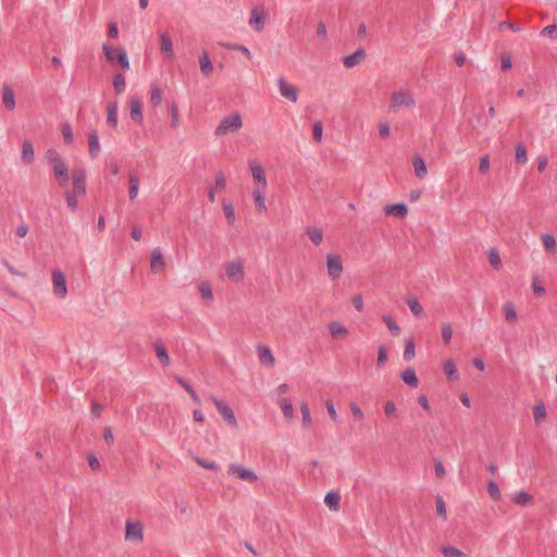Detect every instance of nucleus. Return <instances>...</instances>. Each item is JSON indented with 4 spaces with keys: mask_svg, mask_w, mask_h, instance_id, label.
I'll use <instances>...</instances> for the list:
<instances>
[{
    "mask_svg": "<svg viewBox=\"0 0 557 557\" xmlns=\"http://www.w3.org/2000/svg\"><path fill=\"white\" fill-rule=\"evenodd\" d=\"M175 380L186 391V393L189 394L193 401H195L196 404L200 403L198 394L195 392L194 387L187 381H185L181 376H175Z\"/></svg>",
    "mask_w": 557,
    "mask_h": 557,
    "instance_id": "nucleus-33",
    "label": "nucleus"
},
{
    "mask_svg": "<svg viewBox=\"0 0 557 557\" xmlns=\"http://www.w3.org/2000/svg\"><path fill=\"white\" fill-rule=\"evenodd\" d=\"M249 169L251 171L253 181L257 183L255 188L267 189L268 181L263 166L257 161H250Z\"/></svg>",
    "mask_w": 557,
    "mask_h": 557,
    "instance_id": "nucleus-11",
    "label": "nucleus"
},
{
    "mask_svg": "<svg viewBox=\"0 0 557 557\" xmlns=\"http://www.w3.org/2000/svg\"><path fill=\"white\" fill-rule=\"evenodd\" d=\"M154 350H156V355H157L159 361L162 363V366L168 367L171 362V359H170V356H169L166 349L164 348V346L161 343H156Z\"/></svg>",
    "mask_w": 557,
    "mask_h": 557,
    "instance_id": "nucleus-32",
    "label": "nucleus"
},
{
    "mask_svg": "<svg viewBox=\"0 0 557 557\" xmlns=\"http://www.w3.org/2000/svg\"><path fill=\"white\" fill-rule=\"evenodd\" d=\"M200 72L203 76L209 77L213 72V64L210 60L209 52L203 50L199 55Z\"/></svg>",
    "mask_w": 557,
    "mask_h": 557,
    "instance_id": "nucleus-19",
    "label": "nucleus"
},
{
    "mask_svg": "<svg viewBox=\"0 0 557 557\" xmlns=\"http://www.w3.org/2000/svg\"><path fill=\"white\" fill-rule=\"evenodd\" d=\"M544 249L547 252L554 253L556 251V239L552 234L545 233L541 236Z\"/></svg>",
    "mask_w": 557,
    "mask_h": 557,
    "instance_id": "nucleus-35",
    "label": "nucleus"
},
{
    "mask_svg": "<svg viewBox=\"0 0 557 557\" xmlns=\"http://www.w3.org/2000/svg\"><path fill=\"white\" fill-rule=\"evenodd\" d=\"M384 212L388 215L393 214L399 219H404L408 213V208L405 203L387 205Z\"/></svg>",
    "mask_w": 557,
    "mask_h": 557,
    "instance_id": "nucleus-22",
    "label": "nucleus"
},
{
    "mask_svg": "<svg viewBox=\"0 0 557 557\" xmlns=\"http://www.w3.org/2000/svg\"><path fill=\"white\" fill-rule=\"evenodd\" d=\"M307 235L310 238V240L315 245L319 246L323 240V232L319 227H308L307 228Z\"/></svg>",
    "mask_w": 557,
    "mask_h": 557,
    "instance_id": "nucleus-36",
    "label": "nucleus"
},
{
    "mask_svg": "<svg viewBox=\"0 0 557 557\" xmlns=\"http://www.w3.org/2000/svg\"><path fill=\"white\" fill-rule=\"evenodd\" d=\"M412 166L414 169L416 175L419 178H423L426 175L428 169H426L424 160L420 156H416L412 159Z\"/></svg>",
    "mask_w": 557,
    "mask_h": 557,
    "instance_id": "nucleus-28",
    "label": "nucleus"
},
{
    "mask_svg": "<svg viewBox=\"0 0 557 557\" xmlns=\"http://www.w3.org/2000/svg\"><path fill=\"white\" fill-rule=\"evenodd\" d=\"M387 350H386V347L384 345H380L379 348H377V360H376V364L379 368H381L382 366L385 364V362L387 361Z\"/></svg>",
    "mask_w": 557,
    "mask_h": 557,
    "instance_id": "nucleus-54",
    "label": "nucleus"
},
{
    "mask_svg": "<svg viewBox=\"0 0 557 557\" xmlns=\"http://www.w3.org/2000/svg\"><path fill=\"white\" fill-rule=\"evenodd\" d=\"M77 196L78 195L74 191H67L65 195L66 203L72 211H76L78 208Z\"/></svg>",
    "mask_w": 557,
    "mask_h": 557,
    "instance_id": "nucleus-52",
    "label": "nucleus"
},
{
    "mask_svg": "<svg viewBox=\"0 0 557 557\" xmlns=\"http://www.w3.org/2000/svg\"><path fill=\"white\" fill-rule=\"evenodd\" d=\"M227 278L233 283H240L245 278L244 263L240 259L227 262L225 264Z\"/></svg>",
    "mask_w": 557,
    "mask_h": 557,
    "instance_id": "nucleus-7",
    "label": "nucleus"
},
{
    "mask_svg": "<svg viewBox=\"0 0 557 557\" xmlns=\"http://www.w3.org/2000/svg\"><path fill=\"white\" fill-rule=\"evenodd\" d=\"M277 87L282 97L288 99L292 102L298 100V89L294 85L288 84L284 77L277 78Z\"/></svg>",
    "mask_w": 557,
    "mask_h": 557,
    "instance_id": "nucleus-12",
    "label": "nucleus"
},
{
    "mask_svg": "<svg viewBox=\"0 0 557 557\" xmlns=\"http://www.w3.org/2000/svg\"><path fill=\"white\" fill-rule=\"evenodd\" d=\"M199 292L202 298L207 300H211L213 297L211 286L208 283H201L199 286Z\"/></svg>",
    "mask_w": 557,
    "mask_h": 557,
    "instance_id": "nucleus-58",
    "label": "nucleus"
},
{
    "mask_svg": "<svg viewBox=\"0 0 557 557\" xmlns=\"http://www.w3.org/2000/svg\"><path fill=\"white\" fill-rule=\"evenodd\" d=\"M223 212H224V215L228 222V224H234L235 222V211H234V208L231 203H224L223 205Z\"/></svg>",
    "mask_w": 557,
    "mask_h": 557,
    "instance_id": "nucleus-55",
    "label": "nucleus"
},
{
    "mask_svg": "<svg viewBox=\"0 0 557 557\" xmlns=\"http://www.w3.org/2000/svg\"><path fill=\"white\" fill-rule=\"evenodd\" d=\"M435 506H436V513L442 519L446 520L447 512H446V505L442 496H437L435 499Z\"/></svg>",
    "mask_w": 557,
    "mask_h": 557,
    "instance_id": "nucleus-51",
    "label": "nucleus"
},
{
    "mask_svg": "<svg viewBox=\"0 0 557 557\" xmlns=\"http://www.w3.org/2000/svg\"><path fill=\"white\" fill-rule=\"evenodd\" d=\"M209 398L214 404L218 411L222 414V417L226 421V423L232 426H236L237 420H236V417H235L232 408L226 403H224L222 399L218 398L216 396L210 395Z\"/></svg>",
    "mask_w": 557,
    "mask_h": 557,
    "instance_id": "nucleus-8",
    "label": "nucleus"
},
{
    "mask_svg": "<svg viewBox=\"0 0 557 557\" xmlns=\"http://www.w3.org/2000/svg\"><path fill=\"white\" fill-rule=\"evenodd\" d=\"M325 505L334 511L339 509L341 496L336 492H329L324 497Z\"/></svg>",
    "mask_w": 557,
    "mask_h": 557,
    "instance_id": "nucleus-26",
    "label": "nucleus"
},
{
    "mask_svg": "<svg viewBox=\"0 0 557 557\" xmlns=\"http://www.w3.org/2000/svg\"><path fill=\"white\" fill-rule=\"evenodd\" d=\"M414 356H416L414 343L411 338H409L405 343L404 359L406 361H410L414 358Z\"/></svg>",
    "mask_w": 557,
    "mask_h": 557,
    "instance_id": "nucleus-41",
    "label": "nucleus"
},
{
    "mask_svg": "<svg viewBox=\"0 0 557 557\" xmlns=\"http://www.w3.org/2000/svg\"><path fill=\"white\" fill-rule=\"evenodd\" d=\"M128 183H129V188H128L129 199L132 201H134L136 199V197L138 196V191H139L138 176L135 173H129Z\"/></svg>",
    "mask_w": 557,
    "mask_h": 557,
    "instance_id": "nucleus-25",
    "label": "nucleus"
},
{
    "mask_svg": "<svg viewBox=\"0 0 557 557\" xmlns=\"http://www.w3.org/2000/svg\"><path fill=\"white\" fill-rule=\"evenodd\" d=\"M264 193H265V189H261V188H253L252 193H251L256 211L259 213L268 212V208H267L265 199H264Z\"/></svg>",
    "mask_w": 557,
    "mask_h": 557,
    "instance_id": "nucleus-18",
    "label": "nucleus"
},
{
    "mask_svg": "<svg viewBox=\"0 0 557 557\" xmlns=\"http://www.w3.org/2000/svg\"><path fill=\"white\" fill-rule=\"evenodd\" d=\"M546 414H547L546 407L543 403L534 406L533 416H534L535 422H541L543 419H545Z\"/></svg>",
    "mask_w": 557,
    "mask_h": 557,
    "instance_id": "nucleus-49",
    "label": "nucleus"
},
{
    "mask_svg": "<svg viewBox=\"0 0 557 557\" xmlns=\"http://www.w3.org/2000/svg\"><path fill=\"white\" fill-rule=\"evenodd\" d=\"M150 267L153 272H159L164 268L163 256L160 248L152 250Z\"/></svg>",
    "mask_w": 557,
    "mask_h": 557,
    "instance_id": "nucleus-23",
    "label": "nucleus"
},
{
    "mask_svg": "<svg viewBox=\"0 0 557 557\" xmlns=\"http://www.w3.org/2000/svg\"><path fill=\"white\" fill-rule=\"evenodd\" d=\"M487 493L493 500L500 499L502 493L498 484L494 481L487 483Z\"/></svg>",
    "mask_w": 557,
    "mask_h": 557,
    "instance_id": "nucleus-46",
    "label": "nucleus"
},
{
    "mask_svg": "<svg viewBox=\"0 0 557 557\" xmlns=\"http://www.w3.org/2000/svg\"><path fill=\"white\" fill-rule=\"evenodd\" d=\"M488 262L491 264L492 268L494 269H499L502 268V260H500V257H499V253L496 249H491L488 251Z\"/></svg>",
    "mask_w": 557,
    "mask_h": 557,
    "instance_id": "nucleus-47",
    "label": "nucleus"
},
{
    "mask_svg": "<svg viewBox=\"0 0 557 557\" xmlns=\"http://www.w3.org/2000/svg\"><path fill=\"white\" fill-rule=\"evenodd\" d=\"M366 58V51L363 48H358L354 53L344 57L343 63L345 67L352 69Z\"/></svg>",
    "mask_w": 557,
    "mask_h": 557,
    "instance_id": "nucleus-16",
    "label": "nucleus"
},
{
    "mask_svg": "<svg viewBox=\"0 0 557 557\" xmlns=\"http://www.w3.org/2000/svg\"><path fill=\"white\" fill-rule=\"evenodd\" d=\"M329 331L331 336L333 337H343L348 333L347 329L339 322L330 323Z\"/></svg>",
    "mask_w": 557,
    "mask_h": 557,
    "instance_id": "nucleus-37",
    "label": "nucleus"
},
{
    "mask_svg": "<svg viewBox=\"0 0 557 557\" xmlns=\"http://www.w3.org/2000/svg\"><path fill=\"white\" fill-rule=\"evenodd\" d=\"M112 84H113L114 91L116 94L124 92L126 89V82H125L124 74L123 73L115 74L112 78Z\"/></svg>",
    "mask_w": 557,
    "mask_h": 557,
    "instance_id": "nucleus-34",
    "label": "nucleus"
},
{
    "mask_svg": "<svg viewBox=\"0 0 557 557\" xmlns=\"http://www.w3.org/2000/svg\"><path fill=\"white\" fill-rule=\"evenodd\" d=\"M442 339L445 345H448L453 337V327L449 323H444L441 327Z\"/></svg>",
    "mask_w": 557,
    "mask_h": 557,
    "instance_id": "nucleus-50",
    "label": "nucleus"
},
{
    "mask_svg": "<svg viewBox=\"0 0 557 557\" xmlns=\"http://www.w3.org/2000/svg\"><path fill=\"white\" fill-rule=\"evenodd\" d=\"M532 499V496L527 492H519L516 494L513 502L520 506H524L529 504Z\"/></svg>",
    "mask_w": 557,
    "mask_h": 557,
    "instance_id": "nucleus-53",
    "label": "nucleus"
},
{
    "mask_svg": "<svg viewBox=\"0 0 557 557\" xmlns=\"http://www.w3.org/2000/svg\"><path fill=\"white\" fill-rule=\"evenodd\" d=\"M312 131H313L314 140L320 143L322 139V133H323L322 123L320 121L314 122L313 126H312Z\"/></svg>",
    "mask_w": 557,
    "mask_h": 557,
    "instance_id": "nucleus-60",
    "label": "nucleus"
},
{
    "mask_svg": "<svg viewBox=\"0 0 557 557\" xmlns=\"http://www.w3.org/2000/svg\"><path fill=\"white\" fill-rule=\"evenodd\" d=\"M350 411L352 413V417L356 420H362L364 418V413L361 410V408L356 403H350L349 405Z\"/></svg>",
    "mask_w": 557,
    "mask_h": 557,
    "instance_id": "nucleus-61",
    "label": "nucleus"
},
{
    "mask_svg": "<svg viewBox=\"0 0 557 557\" xmlns=\"http://www.w3.org/2000/svg\"><path fill=\"white\" fill-rule=\"evenodd\" d=\"M516 162L519 164H524L528 161L527 149L522 144H518L516 146Z\"/></svg>",
    "mask_w": 557,
    "mask_h": 557,
    "instance_id": "nucleus-44",
    "label": "nucleus"
},
{
    "mask_svg": "<svg viewBox=\"0 0 557 557\" xmlns=\"http://www.w3.org/2000/svg\"><path fill=\"white\" fill-rule=\"evenodd\" d=\"M22 161L29 164L34 161V148L29 140H24L22 145Z\"/></svg>",
    "mask_w": 557,
    "mask_h": 557,
    "instance_id": "nucleus-27",
    "label": "nucleus"
},
{
    "mask_svg": "<svg viewBox=\"0 0 557 557\" xmlns=\"http://www.w3.org/2000/svg\"><path fill=\"white\" fill-rule=\"evenodd\" d=\"M441 552L444 557H468L463 552L454 546H444Z\"/></svg>",
    "mask_w": 557,
    "mask_h": 557,
    "instance_id": "nucleus-43",
    "label": "nucleus"
},
{
    "mask_svg": "<svg viewBox=\"0 0 557 557\" xmlns=\"http://www.w3.org/2000/svg\"><path fill=\"white\" fill-rule=\"evenodd\" d=\"M417 101L413 92L407 88H400L392 92L389 100V110L399 111L401 109L411 110L416 108Z\"/></svg>",
    "mask_w": 557,
    "mask_h": 557,
    "instance_id": "nucleus-2",
    "label": "nucleus"
},
{
    "mask_svg": "<svg viewBox=\"0 0 557 557\" xmlns=\"http://www.w3.org/2000/svg\"><path fill=\"white\" fill-rule=\"evenodd\" d=\"M352 306L357 311H362L364 308L363 298L361 294H356L351 298Z\"/></svg>",
    "mask_w": 557,
    "mask_h": 557,
    "instance_id": "nucleus-64",
    "label": "nucleus"
},
{
    "mask_svg": "<svg viewBox=\"0 0 557 557\" xmlns=\"http://www.w3.org/2000/svg\"><path fill=\"white\" fill-rule=\"evenodd\" d=\"M61 133L66 144H72L73 141V131L70 124H63L61 126Z\"/></svg>",
    "mask_w": 557,
    "mask_h": 557,
    "instance_id": "nucleus-56",
    "label": "nucleus"
},
{
    "mask_svg": "<svg viewBox=\"0 0 557 557\" xmlns=\"http://www.w3.org/2000/svg\"><path fill=\"white\" fill-rule=\"evenodd\" d=\"M88 150L90 158L95 159L100 152V144L98 134L95 129L88 133Z\"/></svg>",
    "mask_w": 557,
    "mask_h": 557,
    "instance_id": "nucleus-21",
    "label": "nucleus"
},
{
    "mask_svg": "<svg viewBox=\"0 0 557 557\" xmlns=\"http://www.w3.org/2000/svg\"><path fill=\"white\" fill-rule=\"evenodd\" d=\"M407 305H408L410 311L413 313V315L420 318L424 314L423 307L417 298H408Z\"/></svg>",
    "mask_w": 557,
    "mask_h": 557,
    "instance_id": "nucleus-38",
    "label": "nucleus"
},
{
    "mask_svg": "<svg viewBox=\"0 0 557 557\" xmlns=\"http://www.w3.org/2000/svg\"><path fill=\"white\" fill-rule=\"evenodd\" d=\"M171 111V125L172 127L176 128L180 125V114H178V108L175 103H172L170 107Z\"/></svg>",
    "mask_w": 557,
    "mask_h": 557,
    "instance_id": "nucleus-57",
    "label": "nucleus"
},
{
    "mask_svg": "<svg viewBox=\"0 0 557 557\" xmlns=\"http://www.w3.org/2000/svg\"><path fill=\"white\" fill-rule=\"evenodd\" d=\"M443 371L450 381L458 379L457 367L453 359H447L443 364Z\"/></svg>",
    "mask_w": 557,
    "mask_h": 557,
    "instance_id": "nucleus-29",
    "label": "nucleus"
},
{
    "mask_svg": "<svg viewBox=\"0 0 557 557\" xmlns=\"http://www.w3.org/2000/svg\"><path fill=\"white\" fill-rule=\"evenodd\" d=\"M541 34L543 36H547V37H552V38H557V25L556 24H552V25H548V26L544 27L542 29Z\"/></svg>",
    "mask_w": 557,
    "mask_h": 557,
    "instance_id": "nucleus-62",
    "label": "nucleus"
},
{
    "mask_svg": "<svg viewBox=\"0 0 557 557\" xmlns=\"http://www.w3.org/2000/svg\"><path fill=\"white\" fill-rule=\"evenodd\" d=\"M490 170V158L487 154H484L480 158V162H479V171L481 173H487Z\"/></svg>",
    "mask_w": 557,
    "mask_h": 557,
    "instance_id": "nucleus-63",
    "label": "nucleus"
},
{
    "mask_svg": "<svg viewBox=\"0 0 557 557\" xmlns=\"http://www.w3.org/2000/svg\"><path fill=\"white\" fill-rule=\"evenodd\" d=\"M265 12L263 8H255L251 10L249 25L257 32L264 28Z\"/></svg>",
    "mask_w": 557,
    "mask_h": 557,
    "instance_id": "nucleus-14",
    "label": "nucleus"
},
{
    "mask_svg": "<svg viewBox=\"0 0 557 557\" xmlns=\"http://www.w3.org/2000/svg\"><path fill=\"white\" fill-rule=\"evenodd\" d=\"M141 108H143V103H141L140 98L132 97V99L129 101V116L134 122H136L138 124H141L143 119H144Z\"/></svg>",
    "mask_w": 557,
    "mask_h": 557,
    "instance_id": "nucleus-15",
    "label": "nucleus"
},
{
    "mask_svg": "<svg viewBox=\"0 0 557 557\" xmlns=\"http://www.w3.org/2000/svg\"><path fill=\"white\" fill-rule=\"evenodd\" d=\"M326 267H327V275L332 280L339 278L343 274L344 268L342 258L338 255H327L326 256Z\"/></svg>",
    "mask_w": 557,
    "mask_h": 557,
    "instance_id": "nucleus-9",
    "label": "nucleus"
},
{
    "mask_svg": "<svg viewBox=\"0 0 557 557\" xmlns=\"http://www.w3.org/2000/svg\"><path fill=\"white\" fill-rule=\"evenodd\" d=\"M195 461L197 462V465L208 470H216L219 468L215 461H209L198 457L195 458Z\"/></svg>",
    "mask_w": 557,
    "mask_h": 557,
    "instance_id": "nucleus-59",
    "label": "nucleus"
},
{
    "mask_svg": "<svg viewBox=\"0 0 557 557\" xmlns=\"http://www.w3.org/2000/svg\"><path fill=\"white\" fill-rule=\"evenodd\" d=\"M73 191L78 196L86 194V172L84 169L74 170L72 173Z\"/></svg>",
    "mask_w": 557,
    "mask_h": 557,
    "instance_id": "nucleus-13",
    "label": "nucleus"
},
{
    "mask_svg": "<svg viewBox=\"0 0 557 557\" xmlns=\"http://www.w3.org/2000/svg\"><path fill=\"white\" fill-rule=\"evenodd\" d=\"M300 411L302 417V425L307 429H309L312 425V419L310 414L309 407L306 403H302L300 405Z\"/></svg>",
    "mask_w": 557,
    "mask_h": 557,
    "instance_id": "nucleus-42",
    "label": "nucleus"
},
{
    "mask_svg": "<svg viewBox=\"0 0 557 557\" xmlns=\"http://www.w3.org/2000/svg\"><path fill=\"white\" fill-rule=\"evenodd\" d=\"M278 406L281 407L282 412L286 419H288V420L294 419V407H293L292 401L288 398H285V397L281 398L278 400Z\"/></svg>",
    "mask_w": 557,
    "mask_h": 557,
    "instance_id": "nucleus-31",
    "label": "nucleus"
},
{
    "mask_svg": "<svg viewBox=\"0 0 557 557\" xmlns=\"http://www.w3.org/2000/svg\"><path fill=\"white\" fill-rule=\"evenodd\" d=\"M150 101H151L152 106H154V107L160 106L162 102V90L157 85L151 86Z\"/></svg>",
    "mask_w": 557,
    "mask_h": 557,
    "instance_id": "nucleus-45",
    "label": "nucleus"
},
{
    "mask_svg": "<svg viewBox=\"0 0 557 557\" xmlns=\"http://www.w3.org/2000/svg\"><path fill=\"white\" fill-rule=\"evenodd\" d=\"M3 103L8 109H13L15 107V96L9 87H4L3 89Z\"/></svg>",
    "mask_w": 557,
    "mask_h": 557,
    "instance_id": "nucleus-40",
    "label": "nucleus"
},
{
    "mask_svg": "<svg viewBox=\"0 0 557 557\" xmlns=\"http://www.w3.org/2000/svg\"><path fill=\"white\" fill-rule=\"evenodd\" d=\"M227 473L244 482L256 483L258 481V476L255 471L238 463H231L227 467Z\"/></svg>",
    "mask_w": 557,
    "mask_h": 557,
    "instance_id": "nucleus-6",
    "label": "nucleus"
},
{
    "mask_svg": "<svg viewBox=\"0 0 557 557\" xmlns=\"http://www.w3.org/2000/svg\"><path fill=\"white\" fill-rule=\"evenodd\" d=\"M504 314L508 323L512 324L517 321V312L515 306L511 302H506L504 305Z\"/></svg>",
    "mask_w": 557,
    "mask_h": 557,
    "instance_id": "nucleus-39",
    "label": "nucleus"
},
{
    "mask_svg": "<svg viewBox=\"0 0 557 557\" xmlns=\"http://www.w3.org/2000/svg\"><path fill=\"white\" fill-rule=\"evenodd\" d=\"M243 127V119L238 112H233L224 116L214 131L216 137H222L231 133H236Z\"/></svg>",
    "mask_w": 557,
    "mask_h": 557,
    "instance_id": "nucleus-3",
    "label": "nucleus"
},
{
    "mask_svg": "<svg viewBox=\"0 0 557 557\" xmlns=\"http://www.w3.org/2000/svg\"><path fill=\"white\" fill-rule=\"evenodd\" d=\"M160 40V50L161 52L169 59H171L174 54L173 52V44L169 34L162 33L159 36Z\"/></svg>",
    "mask_w": 557,
    "mask_h": 557,
    "instance_id": "nucleus-20",
    "label": "nucleus"
},
{
    "mask_svg": "<svg viewBox=\"0 0 557 557\" xmlns=\"http://www.w3.org/2000/svg\"><path fill=\"white\" fill-rule=\"evenodd\" d=\"M257 352L259 357V361L263 366L273 367L275 363V358L268 346L259 345L257 347Z\"/></svg>",
    "mask_w": 557,
    "mask_h": 557,
    "instance_id": "nucleus-17",
    "label": "nucleus"
},
{
    "mask_svg": "<svg viewBox=\"0 0 557 557\" xmlns=\"http://www.w3.org/2000/svg\"><path fill=\"white\" fill-rule=\"evenodd\" d=\"M125 540L139 544L144 541V527L139 521L126 520L125 522Z\"/></svg>",
    "mask_w": 557,
    "mask_h": 557,
    "instance_id": "nucleus-5",
    "label": "nucleus"
},
{
    "mask_svg": "<svg viewBox=\"0 0 557 557\" xmlns=\"http://www.w3.org/2000/svg\"><path fill=\"white\" fill-rule=\"evenodd\" d=\"M53 293L57 297L63 299L67 295L66 280L60 270L52 271Z\"/></svg>",
    "mask_w": 557,
    "mask_h": 557,
    "instance_id": "nucleus-10",
    "label": "nucleus"
},
{
    "mask_svg": "<svg viewBox=\"0 0 557 557\" xmlns=\"http://www.w3.org/2000/svg\"><path fill=\"white\" fill-rule=\"evenodd\" d=\"M401 380L411 387H417L419 385V380L417 377L416 371L412 368H407L401 372Z\"/></svg>",
    "mask_w": 557,
    "mask_h": 557,
    "instance_id": "nucleus-24",
    "label": "nucleus"
},
{
    "mask_svg": "<svg viewBox=\"0 0 557 557\" xmlns=\"http://www.w3.org/2000/svg\"><path fill=\"white\" fill-rule=\"evenodd\" d=\"M107 122L110 126L116 127L117 125V103L111 102L107 108Z\"/></svg>",
    "mask_w": 557,
    "mask_h": 557,
    "instance_id": "nucleus-30",
    "label": "nucleus"
},
{
    "mask_svg": "<svg viewBox=\"0 0 557 557\" xmlns=\"http://www.w3.org/2000/svg\"><path fill=\"white\" fill-rule=\"evenodd\" d=\"M382 320L386 324V327L389 330L392 335H394V336L399 335L400 327L398 326V324L389 315H384L382 318Z\"/></svg>",
    "mask_w": 557,
    "mask_h": 557,
    "instance_id": "nucleus-48",
    "label": "nucleus"
},
{
    "mask_svg": "<svg viewBox=\"0 0 557 557\" xmlns=\"http://www.w3.org/2000/svg\"><path fill=\"white\" fill-rule=\"evenodd\" d=\"M45 158L47 162L52 166L55 181L60 185H65L70 180L69 170L58 151L54 149H48Z\"/></svg>",
    "mask_w": 557,
    "mask_h": 557,
    "instance_id": "nucleus-1",
    "label": "nucleus"
},
{
    "mask_svg": "<svg viewBox=\"0 0 557 557\" xmlns=\"http://www.w3.org/2000/svg\"><path fill=\"white\" fill-rule=\"evenodd\" d=\"M102 50H103V53H104L107 60L110 63H114L116 61L124 71L129 70V66H131L129 60L127 57V52L124 48L120 47V48L113 49L109 44L104 42L102 45Z\"/></svg>",
    "mask_w": 557,
    "mask_h": 557,
    "instance_id": "nucleus-4",
    "label": "nucleus"
}]
</instances>
